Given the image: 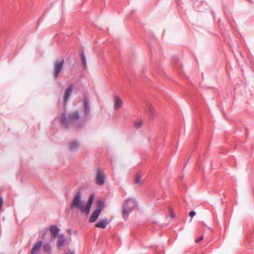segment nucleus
I'll return each instance as SVG.
<instances>
[{"label":"nucleus","instance_id":"nucleus-1","mask_svg":"<svg viewBox=\"0 0 254 254\" xmlns=\"http://www.w3.org/2000/svg\"><path fill=\"white\" fill-rule=\"evenodd\" d=\"M83 107L84 114L81 117H80L78 110L67 115L63 113L60 118L62 127L67 129L72 125L77 128H80L83 127L84 124L88 119L91 110L89 106V100L86 96H84L83 98Z\"/></svg>","mask_w":254,"mask_h":254},{"label":"nucleus","instance_id":"nucleus-2","mask_svg":"<svg viewBox=\"0 0 254 254\" xmlns=\"http://www.w3.org/2000/svg\"><path fill=\"white\" fill-rule=\"evenodd\" d=\"M137 206L136 201L133 198L126 199L123 206L122 215L124 220H127L128 214Z\"/></svg>","mask_w":254,"mask_h":254},{"label":"nucleus","instance_id":"nucleus-3","mask_svg":"<svg viewBox=\"0 0 254 254\" xmlns=\"http://www.w3.org/2000/svg\"><path fill=\"white\" fill-rule=\"evenodd\" d=\"M70 208L79 209L82 213L84 214V204L81 201V194L80 191L76 192L70 203Z\"/></svg>","mask_w":254,"mask_h":254},{"label":"nucleus","instance_id":"nucleus-4","mask_svg":"<svg viewBox=\"0 0 254 254\" xmlns=\"http://www.w3.org/2000/svg\"><path fill=\"white\" fill-rule=\"evenodd\" d=\"M95 181L98 186H103L105 183V175L104 171L100 169L96 170Z\"/></svg>","mask_w":254,"mask_h":254},{"label":"nucleus","instance_id":"nucleus-5","mask_svg":"<svg viewBox=\"0 0 254 254\" xmlns=\"http://www.w3.org/2000/svg\"><path fill=\"white\" fill-rule=\"evenodd\" d=\"M64 60L63 59L61 61H56L55 62L54 65L53 74L54 78L56 79L62 71L64 64Z\"/></svg>","mask_w":254,"mask_h":254},{"label":"nucleus","instance_id":"nucleus-6","mask_svg":"<svg viewBox=\"0 0 254 254\" xmlns=\"http://www.w3.org/2000/svg\"><path fill=\"white\" fill-rule=\"evenodd\" d=\"M94 198L95 194L94 193H92L90 195L86 204L84 205V214L85 215H87L89 214Z\"/></svg>","mask_w":254,"mask_h":254},{"label":"nucleus","instance_id":"nucleus-7","mask_svg":"<svg viewBox=\"0 0 254 254\" xmlns=\"http://www.w3.org/2000/svg\"><path fill=\"white\" fill-rule=\"evenodd\" d=\"M147 106L146 113L148 115L149 120L153 121L157 116L156 113L153 107L151 105L148 104Z\"/></svg>","mask_w":254,"mask_h":254},{"label":"nucleus","instance_id":"nucleus-8","mask_svg":"<svg viewBox=\"0 0 254 254\" xmlns=\"http://www.w3.org/2000/svg\"><path fill=\"white\" fill-rule=\"evenodd\" d=\"M73 86L72 83H71L70 85L68 86L67 88L66 89L64 96V103H66L67 101L68 100L69 96H70V94L71 93V92L73 90Z\"/></svg>","mask_w":254,"mask_h":254},{"label":"nucleus","instance_id":"nucleus-9","mask_svg":"<svg viewBox=\"0 0 254 254\" xmlns=\"http://www.w3.org/2000/svg\"><path fill=\"white\" fill-rule=\"evenodd\" d=\"M73 86L72 83H71L70 85L68 86L67 88L66 89L64 96V103H66L67 101L68 100L69 96H70V94L71 93V92L73 90Z\"/></svg>","mask_w":254,"mask_h":254},{"label":"nucleus","instance_id":"nucleus-10","mask_svg":"<svg viewBox=\"0 0 254 254\" xmlns=\"http://www.w3.org/2000/svg\"><path fill=\"white\" fill-rule=\"evenodd\" d=\"M42 246V242L41 241H38L35 244L31 249L30 254H37L40 252L41 248Z\"/></svg>","mask_w":254,"mask_h":254},{"label":"nucleus","instance_id":"nucleus-11","mask_svg":"<svg viewBox=\"0 0 254 254\" xmlns=\"http://www.w3.org/2000/svg\"><path fill=\"white\" fill-rule=\"evenodd\" d=\"M57 238H58L57 240V246L59 248L61 247H63L64 245V244L66 241V239L64 237V235L61 234L59 235Z\"/></svg>","mask_w":254,"mask_h":254},{"label":"nucleus","instance_id":"nucleus-12","mask_svg":"<svg viewBox=\"0 0 254 254\" xmlns=\"http://www.w3.org/2000/svg\"><path fill=\"white\" fill-rule=\"evenodd\" d=\"M110 223V221L107 218H104L99 221L96 224L95 226L97 228H105L107 225Z\"/></svg>","mask_w":254,"mask_h":254},{"label":"nucleus","instance_id":"nucleus-13","mask_svg":"<svg viewBox=\"0 0 254 254\" xmlns=\"http://www.w3.org/2000/svg\"><path fill=\"white\" fill-rule=\"evenodd\" d=\"M123 105V101L118 96H114V108L115 110H118L122 107Z\"/></svg>","mask_w":254,"mask_h":254},{"label":"nucleus","instance_id":"nucleus-14","mask_svg":"<svg viewBox=\"0 0 254 254\" xmlns=\"http://www.w3.org/2000/svg\"><path fill=\"white\" fill-rule=\"evenodd\" d=\"M101 212L99 210H94L89 218V222L90 223L94 222L98 218Z\"/></svg>","mask_w":254,"mask_h":254},{"label":"nucleus","instance_id":"nucleus-15","mask_svg":"<svg viewBox=\"0 0 254 254\" xmlns=\"http://www.w3.org/2000/svg\"><path fill=\"white\" fill-rule=\"evenodd\" d=\"M50 231L54 238H57L59 235L60 229L56 225H52L50 228Z\"/></svg>","mask_w":254,"mask_h":254},{"label":"nucleus","instance_id":"nucleus-16","mask_svg":"<svg viewBox=\"0 0 254 254\" xmlns=\"http://www.w3.org/2000/svg\"><path fill=\"white\" fill-rule=\"evenodd\" d=\"M42 250L44 252L48 254H51L52 252V247L50 244L46 243L44 244L42 246Z\"/></svg>","mask_w":254,"mask_h":254},{"label":"nucleus","instance_id":"nucleus-17","mask_svg":"<svg viewBox=\"0 0 254 254\" xmlns=\"http://www.w3.org/2000/svg\"><path fill=\"white\" fill-rule=\"evenodd\" d=\"M96 210H99L101 212L103 208L105 207V203L102 200H98L96 202Z\"/></svg>","mask_w":254,"mask_h":254},{"label":"nucleus","instance_id":"nucleus-18","mask_svg":"<svg viewBox=\"0 0 254 254\" xmlns=\"http://www.w3.org/2000/svg\"><path fill=\"white\" fill-rule=\"evenodd\" d=\"M79 145L77 142L74 141L71 142L69 148L71 151H74L78 148Z\"/></svg>","mask_w":254,"mask_h":254},{"label":"nucleus","instance_id":"nucleus-19","mask_svg":"<svg viewBox=\"0 0 254 254\" xmlns=\"http://www.w3.org/2000/svg\"><path fill=\"white\" fill-rule=\"evenodd\" d=\"M141 178V174L140 172H137L134 178V182L135 184H137L140 182Z\"/></svg>","mask_w":254,"mask_h":254},{"label":"nucleus","instance_id":"nucleus-20","mask_svg":"<svg viewBox=\"0 0 254 254\" xmlns=\"http://www.w3.org/2000/svg\"><path fill=\"white\" fill-rule=\"evenodd\" d=\"M81 58L82 64L83 65V67L86 68V58H85L84 52H82L81 53Z\"/></svg>","mask_w":254,"mask_h":254},{"label":"nucleus","instance_id":"nucleus-21","mask_svg":"<svg viewBox=\"0 0 254 254\" xmlns=\"http://www.w3.org/2000/svg\"><path fill=\"white\" fill-rule=\"evenodd\" d=\"M142 125V122H136L134 123V126L136 128H139Z\"/></svg>","mask_w":254,"mask_h":254},{"label":"nucleus","instance_id":"nucleus-22","mask_svg":"<svg viewBox=\"0 0 254 254\" xmlns=\"http://www.w3.org/2000/svg\"><path fill=\"white\" fill-rule=\"evenodd\" d=\"M195 214H196L195 212L194 211H193V210H192V211H190V212H189V216H190L191 218H192V217H193L195 215Z\"/></svg>","mask_w":254,"mask_h":254},{"label":"nucleus","instance_id":"nucleus-23","mask_svg":"<svg viewBox=\"0 0 254 254\" xmlns=\"http://www.w3.org/2000/svg\"><path fill=\"white\" fill-rule=\"evenodd\" d=\"M3 204V197L0 196V211L1 210L2 205Z\"/></svg>","mask_w":254,"mask_h":254},{"label":"nucleus","instance_id":"nucleus-24","mask_svg":"<svg viewBox=\"0 0 254 254\" xmlns=\"http://www.w3.org/2000/svg\"><path fill=\"white\" fill-rule=\"evenodd\" d=\"M203 236H200L199 237H198V238H197L196 240H195V242L196 243H199V242H200L202 240H203Z\"/></svg>","mask_w":254,"mask_h":254},{"label":"nucleus","instance_id":"nucleus-25","mask_svg":"<svg viewBox=\"0 0 254 254\" xmlns=\"http://www.w3.org/2000/svg\"><path fill=\"white\" fill-rule=\"evenodd\" d=\"M48 229H45V232H44L43 236H42L43 238H44L45 236V235L48 233Z\"/></svg>","mask_w":254,"mask_h":254},{"label":"nucleus","instance_id":"nucleus-26","mask_svg":"<svg viewBox=\"0 0 254 254\" xmlns=\"http://www.w3.org/2000/svg\"><path fill=\"white\" fill-rule=\"evenodd\" d=\"M67 232L68 234L69 235V236H70L71 235V233H72L71 231L68 229L67 230Z\"/></svg>","mask_w":254,"mask_h":254},{"label":"nucleus","instance_id":"nucleus-27","mask_svg":"<svg viewBox=\"0 0 254 254\" xmlns=\"http://www.w3.org/2000/svg\"><path fill=\"white\" fill-rule=\"evenodd\" d=\"M170 216L172 218H174L175 217L174 215L173 214V212H171L170 213Z\"/></svg>","mask_w":254,"mask_h":254}]
</instances>
